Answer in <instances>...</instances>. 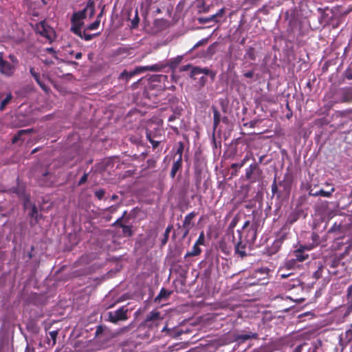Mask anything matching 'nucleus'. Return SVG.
Wrapping results in <instances>:
<instances>
[{
  "instance_id": "17",
  "label": "nucleus",
  "mask_w": 352,
  "mask_h": 352,
  "mask_svg": "<svg viewBox=\"0 0 352 352\" xmlns=\"http://www.w3.org/2000/svg\"><path fill=\"white\" fill-rule=\"evenodd\" d=\"M197 213L195 212H191L188 214L183 221L182 226H178L179 228H192L194 226V223L192 222V219L197 216Z\"/></svg>"
},
{
  "instance_id": "45",
  "label": "nucleus",
  "mask_w": 352,
  "mask_h": 352,
  "mask_svg": "<svg viewBox=\"0 0 352 352\" xmlns=\"http://www.w3.org/2000/svg\"><path fill=\"white\" fill-rule=\"evenodd\" d=\"M287 232H280L277 236V239L275 240L278 241V242H280L281 244L284 242V241L287 238Z\"/></svg>"
},
{
  "instance_id": "6",
  "label": "nucleus",
  "mask_w": 352,
  "mask_h": 352,
  "mask_svg": "<svg viewBox=\"0 0 352 352\" xmlns=\"http://www.w3.org/2000/svg\"><path fill=\"white\" fill-rule=\"evenodd\" d=\"M95 13V4L93 1L89 0L85 7L78 12H75L71 19V22H80L82 20L91 19Z\"/></svg>"
},
{
  "instance_id": "21",
  "label": "nucleus",
  "mask_w": 352,
  "mask_h": 352,
  "mask_svg": "<svg viewBox=\"0 0 352 352\" xmlns=\"http://www.w3.org/2000/svg\"><path fill=\"white\" fill-rule=\"evenodd\" d=\"M41 2L43 5L47 3V0H24V3L30 8L35 10L38 8L41 5Z\"/></svg>"
},
{
  "instance_id": "8",
  "label": "nucleus",
  "mask_w": 352,
  "mask_h": 352,
  "mask_svg": "<svg viewBox=\"0 0 352 352\" xmlns=\"http://www.w3.org/2000/svg\"><path fill=\"white\" fill-rule=\"evenodd\" d=\"M239 234V239L236 242H235V240L232 242L234 244V253L238 256H240L241 258L245 257L248 254L246 252V248L247 245H249V243L245 240L243 239L242 233L240 230H238Z\"/></svg>"
},
{
  "instance_id": "10",
  "label": "nucleus",
  "mask_w": 352,
  "mask_h": 352,
  "mask_svg": "<svg viewBox=\"0 0 352 352\" xmlns=\"http://www.w3.org/2000/svg\"><path fill=\"white\" fill-rule=\"evenodd\" d=\"M15 72V65L5 60L3 58V53H0V74L6 77H11Z\"/></svg>"
},
{
  "instance_id": "26",
  "label": "nucleus",
  "mask_w": 352,
  "mask_h": 352,
  "mask_svg": "<svg viewBox=\"0 0 352 352\" xmlns=\"http://www.w3.org/2000/svg\"><path fill=\"white\" fill-rule=\"evenodd\" d=\"M212 109L213 112V128L215 130L221 122V114L216 107L212 106Z\"/></svg>"
},
{
  "instance_id": "16",
  "label": "nucleus",
  "mask_w": 352,
  "mask_h": 352,
  "mask_svg": "<svg viewBox=\"0 0 352 352\" xmlns=\"http://www.w3.org/2000/svg\"><path fill=\"white\" fill-rule=\"evenodd\" d=\"M28 215L32 219L30 221L31 226H34L35 224L38 223L40 218L42 217L41 214H39L37 207L34 204L31 206L30 211L29 212Z\"/></svg>"
},
{
  "instance_id": "38",
  "label": "nucleus",
  "mask_w": 352,
  "mask_h": 352,
  "mask_svg": "<svg viewBox=\"0 0 352 352\" xmlns=\"http://www.w3.org/2000/svg\"><path fill=\"white\" fill-rule=\"evenodd\" d=\"M236 223H237V219L235 218L233 219L232 220V221L230 222L228 229V234L231 235L232 241H233L235 239V236L234 235V228L236 226Z\"/></svg>"
},
{
  "instance_id": "33",
  "label": "nucleus",
  "mask_w": 352,
  "mask_h": 352,
  "mask_svg": "<svg viewBox=\"0 0 352 352\" xmlns=\"http://www.w3.org/2000/svg\"><path fill=\"white\" fill-rule=\"evenodd\" d=\"M244 58H248L251 60H256V50L254 47H250L246 50V52L244 55Z\"/></svg>"
},
{
  "instance_id": "40",
  "label": "nucleus",
  "mask_w": 352,
  "mask_h": 352,
  "mask_svg": "<svg viewBox=\"0 0 352 352\" xmlns=\"http://www.w3.org/2000/svg\"><path fill=\"white\" fill-rule=\"evenodd\" d=\"M12 99V95L11 93H9L6 95V97L1 101L0 104V111H3L6 107V105L10 103V102Z\"/></svg>"
},
{
  "instance_id": "18",
  "label": "nucleus",
  "mask_w": 352,
  "mask_h": 352,
  "mask_svg": "<svg viewBox=\"0 0 352 352\" xmlns=\"http://www.w3.org/2000/svg\"><path fill=\"white\" fill-rule=\"evenodd\" d=\"M52 175L45 171L42 174V176L38 179V184L41 186H50L52 184V180L51 179Z\"/></svg>"
},
{
  "instance_id": "51",
  "label": "nucleus",
  "mask_w": 352,
  "mask_h": 352,
  "mask_svg": "<svg viewBox=\"0 0 352 352\" xmlns=\"http://www.w3.org/2000/svg\"><path fill=\"white\" fill-rule=\"evenodd\" d=\"M126 214V211H124V212L123 213V215H122L121 217L118 218V219H117V220H116V221L113 223V225H112V226H119V227H120V228H121V225H122V224H124V223H122V220H123L124 217V215H125Z\"/></svg>"
},
{
  "instance_id": "55",
  "label": "nucleus",
  "mask_w": 352,
  "mask_h": 352,
  "mask_svg": "<svg viewBox=\"0 0 352 352\" xmlns=\"http://www.w3.org/2000/svg\"><path fill=\"white\" fill-rule=\"evenodd\" d=\"M104 330V328L103 326H102V325L97 326L96 330L95 332V336L99 337L100 335H102L103 333Z\"/></svg>"
},
{
  "instance_id": "22",
  "label": "nucleus",
  "mask_w": 352,
  "mask_h": 352,
  "mask_svg": "<svg viewBox=\"0 0 352 352\" xmlns=\"http://www.w3.org/2000/svg\"><path fill=\"white\" fill-rule=\"evenodd\" d=\"M182 167V160L177 159L175 161H174L170 173V176L171 178H175L177 171L180 170Z\"/></svg>"
},
{
  "instance_id": "36",
  "label": "nucleus",
  "mask_w": 352,
  "mask_h": 352,
  "mask_svg": "<svg viewBox=\"0 0 352 352\" xmlns=\"http://www.w3.org/2000/svg\"><path fill=\"white\" fill-rule=\"evenodd\" d=\"M173 228V225H169L166 228L165 232L164 233L163 238L161 239V245L162 246H164L166 244V243L168 240L169 234H170V231L172 230Z\"/></svg>"
},
{
  "instance_id": "48",
  "label": "nucleus",
  "mask_w": 352,
  "mask_h": 352,
  "mask_svg": "<svg viewBox=\"0 0 352 352\" xmlns=\"http://www.w3.org/2000/svg\"><path fill=\"white\" fill-rule=\"evenodd\" d=\"M322 271H323V266L321 265L314 273V274H313L314 278H315L316 279H319L320 278H321L322 274Z\"/></svg>"
},
{
  "instance_id": "4",
  "label": "nucleus",
  "mask_w": 352,
  "mask_h": 352,
  "mask_svg": "<svg viewBox=\"0 0 352 352\" xmlns=\"http://www.w3.org/2000/svg\"><path fill=\"white\" fill-rule=\"evenodd\" d=\"M165 68V65H163V63H157L153 65H148V66H140L137 67L133 69V71L128 72L126 69H124L119 76V78L121 80H125L127 82L130 78H131L133 76L143 73L147 71H151V72H159L161 71Z\"/></svg>"
},
{
  "instance_id": "25",
  "label": "nucleus",
  "mask_w": 352,
  "mask_h": 352,
  "mask_svg": "<svg viewBox=\"0 0 352 352\" xmlns=\"http://www.w3.org/2000/svg\"><path fill=\"white\" fill-rule=\"evenodd\" d=\"M183 59V56H178L175 58H171L170 59L167 64H164L165 65V67L166 66L169 67L171 69L174 70L175 69L178 65H179V63L182 62Z\"/></svg>"
},
{
  "instance_id": "62",
  "label": "nucleus",
  "mask_w": 352,
  "mask_h": 352,
  "mask_svg": "<svg viewBox=\"0 0 352 352\" xmlns=\"http://www.w3.org/2000/svg\"><path fill=\"white\" fill-rule=\"evenodd\" d=\"M243 76L245 77V78H252L253 76H254V72L253 71H249V72H245Z\"/></svg>"
},
{
  "instance_id": "46",
  "label": "nucleus",
  "mask_w": 352,
  "mask_h": 352,
  "mask_svg": "<svg viewBox=\"0 0 352 352\" xmlns=\"http://www.w3.org/2000/svg\"><path fill=\"white\" fill-rule=\"evenodd\" d=\"M195 243H197V245H204V243H205V234H204V231L201 232V233L199 234V236L197 240L196 241Z\"/></svg>"
},
{
  "instance_id": "53",
  "label": "nucleus",
  "mask_w": 352,
  "mask_h": 352,
  "mask_svg": "<svg viewBox=\"0 0 352 352\" xmlns=\"http://www.w3.org/2000/svg\"><path fill=\"white\" fill-rule=\"evenodd\" d=\"M342 260V258H340V256L338 254H336L333 259V261H332V264H331V267H338L339 263L340 262V261Z\"/></svg>"
},
{
  "instance_id": "50",
  "label": "nucleus",
  "mask_w": 352,
  "mask_h": 352,
  "mask_svg": "<svg viewBox=\"0 0 352 352\" xmlns=\"http://www.w3.org/2000/svg\"><path fill=\"white\" fill-rule=\"evenodd\" d=\"M89 173H85L81 177L80 179L78 182V186H82L87 182Z\"/></svg>"
},
{
  "instance_id": "9",
  "label": "nucleus",
  "mask_w": 352,
  "mask_h": 352,
  "mask_svg": "<svg viewBox=\"0 0 352 352\" xmlns=\"http://www.w3.org/2000/svg\"><path fill=\"white\" fill-rule=\"evenodd\" d=\"M128 309L124 306L120 307L115 311H109L108 313L109 320L114 324H116L119 321L126 320Z\"/></svg>"
},
{
  "instance_id": "13",
  "label": "nucleus",
  "mask_w": 352,
  "mask_h": 352,
  "mask_svg": "<svg viewBox=\"0 0 352 352\" xmlns=\"http://www.w3.org/2000/svg\"><path fill=\"white\" fill-rule=\"evenodd\" d=\"M204 74L205 75L209 76L212 80L215 78L216 73L207 67L201 68L199 67H192L190 71V78H194L195 76Z\"/></svg>"
},
{
  "instance_id": "28",
  "label": "nucleus",
  "mask_w": 352,
  "mask_h": 352,
  "mask_svg": "<svg viewBox=\"0 0 352 352\" xmlns=\"http://www.w3.org/2000/svg\"><path fill=\"white\" fill-rule=\"evenodd\" d=\"M201 253V249L199 248V245H197L195 243L192 250L189 252H187L184 256V258H188L190 256H196L199 255Z\"/></svg>"
},
{
  "instance_id": "31",
  "label": "nucleus",
  "mask_w": 352,
  "mask_h": 352,
  "mask_svg": "<svg viewBox=\"0 0 352 352\" xmlns=\"http://www.w3.org/2000/svg\"><path fill=\"white\" fill-rule=\"evenodd\" d=\"M196 5L199 9V12H208L210 7L206 4V0H196Z\"/></svg>"
},
{
  "instance_id": "43",
  "label": "nucleus",
  "mask_w": 352,
  "mask_h": 352,
  "mask_svg": "<svg viewBox=\"0 0 352 352\" xmlns=\"http://www.w3.org/2000/svg\"><path fill=\"white\" fill-rule=\"evenodd\" d=\"M329 233H333V232H342V226L340 224H336L334 223L333 226L329 230Z\"/></svg>"
},
{
  "instance_id": "24",
  "label": "nucleus",
  "mask_w": 352,
  "mask_h": 352,
  "mask_svg": "<svg viewBox=\"0 0 352 352\" xmlns=\"http://www.w3.org/2000/svg\"><path fill=\"white\" fill-rule=\"evenodd\" d=\"M225 13V8H221L217 12L216 14H212L208 18H199V22H209L210 21H214V22H219L218 20H216L215 19L218 16H222L223 14Z\"/></svg>"
},
{
  "instance_id": "23",
  "label": "nucleus",
  "mask_w": 352,
  "mask_h": 352,
  "mask_svg": "<svg viewBox=\"0 0 352 352\" xmlns=\"http://www.w3.org/2000/svg\"><path fill=\"white\" fill-rule=\"evenodd\" d=\"M334 191H335V188L332 187L330 189V190H328V191H326L323 189H320V190H318V194L314 193V190H311L309 191V195L313 196V197L321 196V197H331L332 195V193Z\"/></svg>"
},
{
  "instance_id": "20",
  "label": "nucleus",
  "mask_w": 352,
  "mask_h": 352,
  "mask_svg": "<svg viewBox=\"0 0 352 352\" xmlns=\"http://www.w3.org/2000/svg\"><path fill=\"white\" fill-rule=\"evenodd\" d=\"M352 102V89L348 88L342 91V97L336 102Z\"/></svg>"
},
{
  "instance_id": "7",
  "label": "nucleus",
  "mask_w": 352,
  "mask_h": 352,
  "mask_svg": "<svg viewBox=\"0 0 352 352\" xmlns=\"http://www.w3.org/2000/svg\"><path fill=\"white\" fill-rule=\"evenodd\" d=\"M263 173L262 170L255 162L245 168V179L250 183L259 180Z\"/></svg>"
},
{
  "instance_id": "11",
  "label": "nucleus",
  "mask_w": 352,
  "mask_h": 352,
  "mask_svg": "<svg viewBox=\"0 0 352 352\" xmlns=\"http://www.w3.org/2000/svg\"><path fill=\"white\" fill-rule=\"evenodd\" d=\"M300 10L297 8L289 9L285 12V20L289 23L302 22L301 18L300 17Z\"/></svg>"
},
{
  "instance_id": "3",
  "label": "nucleus",
  "mask_w": 352,
  "mask_h": 352,
  "mask_svg": "<svg viewBox=\"0 0 352 352\" xmlns=\"http://www.w3.org/2000/svg\"><path fill=\"white\" fill-rule=\"evenodd\" d=\"M292 188V184L289 181L283 179L278 182L275 177L272 184V192L273 196L278 199H287L289 198Z\"/></svg>"
},
{
  "instance_id": "56",
  "label": "nucleus",
  "mask_w": 352,
  "mask_h": 352,
  "mask_svg": "<svg viewBox=\"0 0 352 352\" xmlns=\"http://www.w3.org/2000/svg\"><path fill=\"white\" fill-rule=\"evenodd\" d=\"M311 239H312L313 243H314V245H318V243L320 242V237L318 234L313 232L311 234Z\"/></svg>"
},
{
  "instance_id": "59",
  "label": "nucleus",
  "mask_w": 352,
  "mask_h": 352,
  "mask_svg": "<svg viewBox=\"0 0 352 352\" xmlns=\"http://www.w3.org/2000/svg\"><path fill=\"white\" fill-rule=\"evenodd\" d=\"M306 344L304 343V344H300L299 345H298L292 352H302V348L303 346L305 345Z\"/></svg>"
},
{
  "instance_id": "42",
  "label": "nucleus",
  "mask_w": 352,
  "mask_h": 352,
  "mask_svg": "<svg viewBox=\"0 0 352 352\" xmlns=\"http://www.w3.org/2000/svg\"><path fill=\"white\" fill-rule=\"evenodd\" d=\"M352 250V244L349 243L344 248V251L339 254L340 258L343 259L346 256L349 255Z\"/></svg>"
},
{
  "instance_id": "5",
  "label": "nucleus",
  "mask_w": 352,
  "mask_h": 352,
  "mask_svg": "<svg viewBox=\"0 0 352 352\" xmlns=\"http://www.w3.org/2000/svg\"><path fill=\"white\" fill-rule=\"evenodd\" d=\"M36 34L43 38L45 42L52 43L56 38V31L49 23H30Z\"/></svg>"
},
{
  "instance_id": "61",
  "label": "nucleus",
  "mask_w": 352,
  "mask_h": 352,
  "mask_svg": "<svg viewBox=\"0 0 352 352\" xmlns=\"http://www.w3.org/2000/svg\"><path fill=\"white\" fill-rule=\"evenodd\" d=\"M150 143L152 144V146L153 148H156L158 147V146L160 143V141L153 140H151Z\"/></svg>"
},
{
  "instance_id": "2",
  "label": "nucleus",
  "mask_w": 352,
  "mask_h": 352,
  "mask_svg": "<svg viewBox=\"0 0 352 352\" xmlns=\"http://www.w3.org/2000/svg\"><path fill=\"white\" fill-rule=\"evenodd\" d=\"M85 23H72L71 30L85 41H90L93 38L100 34L103 30V27L96 33H91V31L97 30L100 23H90L87 26H84Z\"/></svg>"
},
{
  "instance_id": "64",
  "label": "nucleus",
  "mask_w": 352,
  "mask_h": 352,
  "mask_svg": "<svg viewBox=\"0 0 352 352\" xmlns=\"http://www.w3.org/2000/svg\"><path fill=\"white\" fill-rule=\"evenodd\" d=\"M250 159V155L249 154H246L243 159L241 161L244 165L246 162H248Z\"/></svg>"
},
{
  "instance_id": "44",
  "label": "nucleus",
  "mask_w": 352,
  "mask_h": 352,
  "mask_svg": "<svg viewBox=\"0 0 352 352\" xmlns=\"http://www.w3.org/2000/svg\"><path fill=\"white\" fill-rule=\"evenodd\" d=\"M23 199V205L25 210L28 209L29 206L32 205L30 202V195L25 196Z\"/></svg>"
},
{
  "instance_id": "15",
  "label": "nucleus",
  "mask_w": 352,
  "mask_h": 352,
  "mask_svg": "<svg viewBox=\"0 0 352 352\" xmlns=\"http://www.w3.org/2000/svg\"><path fill=\"white\" fill-rule=\"evenodd\" d=\"M258 335L257 333L248 332L245 334L235 333L234 334V339L238 343H243L250 339H258Z\"/></svg>"
},
{
  "instance_id": "60",
  "label": "nucleus",
  "mask_w": 352,
  "mask_h": 352,
  "mask_svg": "<svg viewBox=\"0 0 352 352\" xmlns=\"http://www.w3.org/2000/svg\"><path fill=\"white\" fill-rule=\"evenodd\" d=\"M183 234H182V239H185L188 234H189V232L190 230V228H182Z\"/></svg>"
},
{
  "instance_id": "47",
  "label": "nucleus",
  "mask_w": 352,
  "mask_h": 352,
  "mask_svg": "<svg viewBox=\"0 0 352 352\" xmlns=\"http://www.w3.org/2000/svg\"><path fill=\"white\" fill-rule=\"evenodd\" d=\"M208 43V38H203L201 41H198L190 50L189 52H192L194 50L197 49L201 45H206Z\"/></svg>"
},
{
  "instance_id": "54",
  "label": "nucleus",
  "mask_w": 352,
  "mask_h": 352,
  "mask_svg": "<svg viewBox=\"0 0 352 352\" xmlns=\"http://www.w3.org/2000/svg\"><path fill=\"white\" fill-rule=\"evenodd\" d=\"M344 338L348 342H351L352 340V330L351 327H350L348 330L345 331Z\"/></svg>"
},
{
  "instance_id": "12",
  "label": "nucleus",
  "mask_w": 352,
  "mask_h": 352,
  "mask_svg": "<svg viewBox=\"0 0 352 352\" xmlns=\"http://www.w3.org/2000/svg\"><path fill=\"white\" fill-rule=\"evenodd\" d=\"M163 317L161 316V314L157 311H151L146 317L144 320V324L148 327H151L152 324L151 322H156L155 325H157V322L160 320H162Z\"/></svg>"
},
{
  "instance_id": "49",
  "label": "nucleus",
  "mask_w": 352,
  "mask_h": 352,
  "mask_svg": "<svg viewBox=\"0 0 352 352\" xmlns=\"http://www.w3.org/2000/svg\"><path fill=\"white\" fill-rule=\"evenodd\" d=\"M216 45L217 43H214L213 44L210 45L207 49V54L210 57L215 53L214 48Z\"/></svg>"
},
{
  "instance_id": "39",
  "label": "nucleus",
  "mask_w": 352,
  "mask_h": 352,
  "mask_svg": "<svg viewBox=\"0 0 352 352\" xmlns=\"http://www.w3.org/2000/svg\"><path fill=\"white\" fill-rule=\"evenodd\" d=\"M282 244L278 241L275 240L270 247L269 252L270 254H276L280 248Z\"/></svg>"
},
{
  "instance_id": "19",
  "label": "nucleus",
  "mask_w": 352,
  "mask_h": 352,
  "mask_svg": "<svg viewBox=\"0 0 352 352\" xmlns=\"http://www.w3.org/2000/svg\"><path fill=\"white\" fill-rule=\"evenodd\" d=\"M30 72L32 76L36 80V82L41 87V88L43 91H47L48 89L47 86L41 80L40 74L35 71L34 67H30Z\"/></svg>"
},
{
  "instance_id": "41",
  "label": "nucleus",
  "mask_w": 352,
  "mask_h": 352,
  "mask_svg": "<svg viewBox=\"0 0 352 352\" xmlns=\"http://www.w3.org/2000/svg\"><path fill=\"white\" fill-rule=\"evenodd\" d=\"M184 149V144L182 142H178V146L176 151V155H178L177 159L182 160V155Z\"/></svg>"
},
{
  "instance_id": "58",
  "label": "nucleus",
  "mask_w": 352,
  "mask_h": 352,
  "mask_svg": "<svg viewBox=\"0 0 352 352\" xmlns=\"http://www.w3.org/2000/svg\"><path fill=\"white\" fill-rule=\"evenodd\" d=\"M193 67L190 65V64H188V65H183L180 68H179V72H186V71H188L190 69H192Z\"/></svg>"
},
{
  "instance_id": "52",
  "label": "nucleus",
  "mask_w": 352,
  "mask_h": 352,
  "mask_svg": "<svg viewBox=\"0 0 352 352\" xmlns=\"http://www.w3.org/2000/svg\"><path fill=\"white\" fill-rule=\"evenodd\" d=\"M104 194L105 190L104 189H99L95 192V196L100 200L104 197Z\"/></svg>"
},
{
  "instance_id": "37",
  "label": "nucleus",
  "mask_w": 352,
  "mask_h": 352,
  "mask_svg": "<svg viewBox=\"0 0 352 352\" xmlns=\"http://www.w3.org/2000/svg\"><path fill=\"white\" fill-rule=\"evenodd\" d=\"M121 228L122 230V234L124 236L129 237L133 235L132 226L122 224Z\"/></svg>"
},
{
  "instance_id": "35",
  "label": "nucleus",
  "mask_w": 352,
  "mask_h": 352,
  "mask_svg": "<svg viewBox=\"0 0 352 352\" xmlns=\"http://www.w3.org/2000/svg\"><path fill=\"white\" fill-rule=\"evenodd\" d=\"M244 164L242 162L232 163L230 165V168L232 170L231 172L232 177H236L238 175L239 170L242 168Z\"/></svg>"
},
{
  "instance_id": "57",
  "label": "nucleus",
  "mask_w": 352,
  "mask_h": 352,
  "mask_svg": "<svg viewBox=\"0 0 352 352\" xmlns=\"http://www.w3.org/2000/svg\"><path fill=\"white\" fill-rule=\"evenodd\" d=\"M8 58L10 60V61L12 62L11 63L12 65H15V68L16 67V65H18L19 63V60L17 59V58L14 55V54H9L8 56Z\"/></svg>"
},
{
  "instance_id": "14",
  "label": "nucleus",
  "mask_w": 352,
  "mask_h": 352,
  "mask_svg": "<svg viewBox=\"0 0 352 352\" xmlns=\"http://www.w3.org/2000/svg\"><path fill=\"white\" fill-rule=\"evenodd\" d=\"M247 234L243 239H245L249 245H251L254 243L256 239L257 235V225L252 224L249 228L246 230Z\"/></svg>"
},
{
  "instance_id": "1",
  "label": "nucleus",
  "mask_w": 352,
  "mask_h": 352,
  "mask_svg": "<svg viewBox=\"0 0 352 352\" xmlns=\"http://www.w3.org/2000/svg\"><path fill=\"white\" fill-rule=\"evenodd\" d=\"M167 75L155 74L148 79L143 95L153 104H158L165 99L164 91L166 89L165 82L168 81Z\"/></svg>"
},
{
  "instance_id": "30",
  "label": "nucleus",
  "mask_w": 352,
  "mask_h": 352,
  "mask_svg": "<svg viewBox=\"0 0 352 352\" xmlns=\"http://www.w3.org/2000/svg\"><path fill=\"white\" fill-rule=\"evenodd\" d=\"M32 131H33V129H32L19 130L16 133V134H15L14 136L12 138V143H14V144L16 143L19 140H21L22 135L27 134V133H30L32 132Z\"/></svg>"
},
{
  "instance_id": "29",
  "label": "nucleus",
  "mask_w": 352,
  "mask_h": 352,
  "mask_svg": "<svg viewBox=\"0 0 352 352\" xmlns=\"http://www.w3.org/2000/svg\"><path fill=\"white\" fill-rule=\"evenodd\" d=\"M300 216V210H294L292 212L289 213L287 219V223L292 225L294 222H296Z\"/></svg>"
},
{
  "instance_id": "34",
  "label": "nucleus",
  "mask_w": 352,
  "mask_h": 352,
  "mask_svg": "<svg viewBox=\"0 0 352 352\" xmlns=\"http://www.w3.org/2000/svg\"><path fill=\"white\" fill-rule=\"evenodd\" d=\"M171 292L166 290L165 288H162L160 291V293L155 298V301L168 298L171 294Z\"/></svg>"
},
{
  "instance_id": "63",
  "label": "nucleus",
  "mask_w": 352,
  "mask_h": 352,
  "mask_svg": "<svg viewBox=\"0 0 352 352\" xmlns=\"http://www.w3.org/2000/svg\"><path fill=\"white\" fill-rule=\"evenodd\" d=\"M260 0H245V3L250 5H255Z\"/></svg>"
},
{
  "instance_id": "32",
  "label": "nucleus",
  "mask_w": 352,
  "mask_h": 352,
  "mask_svg": "<svg viewBox=\"0 0 352 352\" xmlns=\"http://www.w3.org/2000/svg\"><path fill=\"white\" fill-rule=\"evenodd\" d=\"M12 191L16 194L18 197L21 199L24 198L25 196H28L30 194H27L25 192V187L24 186H17L16 188H13L12 189Z\"/></svg>"
},
{
  "instance_id": "27",
  "label": "nucleus",
  "mask_w": 352,
  "mask_h": 352,
  "mask_svg": "<svg viewBox=\"0 0 352 352\" xmlns=\"http://www.w3.org/2000/svg\"><path fill=\"white\" fill-rule=\"evenodd\" d=\"M58 334V330L49 332L50 338L47 336L46 340V342L49 346H54L56 344Z\"/></svg>"
}]
</instances>
